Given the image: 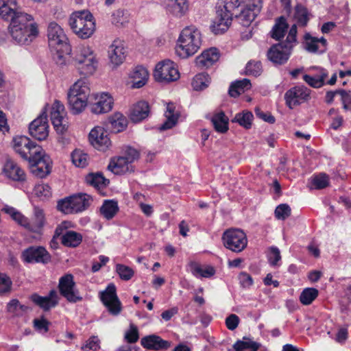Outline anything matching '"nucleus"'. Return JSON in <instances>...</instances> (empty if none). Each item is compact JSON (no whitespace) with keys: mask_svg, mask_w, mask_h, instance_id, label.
Instances as JSON below:
<instances>
[{"mask_svg":"<svg viewBox=\"0 0 351 351\" xmlns=\"http://www.w3.org/2000/svg\"><path fill=\"white\" fill-rule=\"evenodd\" d=\"M12 147L23 160L28 161L34 175L43 178L50 173L52 164L50 157L29 138L25 136L14 137Z\"/></svg>","mask_w":351,"mask_h":351,"instance_id":"nucleus-1","label":"nucleus"},{"mask_svg":"<svg viewBox=\"0 0 351 351\" xmlns=\"http://www.w3.org/2000/svg\"><path fill=\"white\" fill-rule=\"evenodd\" d=\"M33 21L32 16L25 12L19 14L10 21L8 31L16 43L27 45L37 36V25Z\"/></svg>","mask_w":351,"mask_h":351,"instance_id":"nucleus-2","label":"nucleus"},{"mask_svg":"<svg viewBox=\"0 0 351 351\" xmlns=\"http://www.w3.org/2000/svg\"><path fill=\"white\" fill-rule=\"evenodd\" d=\"M202 44L200 32L194 26L184 28L178 40L176 54L182 58H186L195 54Z\"/></svg>","mask_w":351,"mask_h":351,"instance_id":"nucleus-3","label":"nucleus"},{"mask_svg":"<svg viewBox=\"0 0 351 351\" xmlns=\"http://www.w3.org/2000/svg\"><path fill=\"white\" fill-rule=\"evenodd\" d=\"M2 211L8 214L20 226L34 233L40 234L46 223L43 210L37 206L34 208V216L31 221L13 207L5 206Z\"/></svg>","mask_w":351,"mask_h":351,"instance_id":"nucleus-4","label":"nucleus"},{"mask_svg":"<svg viewBox=\"0 0 351 351\" xmlns=\"http://www.w3.org/2000/svg\"><path fill=\"white\" fill-rule=\"evenodd\" d=\"M69 25L79 38H90L95 30V23L92 14L88 10L77 11L70 16Z\"/></svg>","mask_w":351,"mask_h":351,"instance_id":"nucleus-5","label":"nucleus"},{"mask_svg":"<svg viewBox=\"0 0 351 351\" xmlns=\"http://www.w3.org/2000/svg\"><path fill=\"white\" fill-rule=\"evenodd\" d=\"M90 97V88L86 80H77L68 93V102L73 113L81 112L89 103Z\"/></svg>","mask_w":351,"mask_h":351,"instance_id":"nucleus-6","label":"nucleus"},{"mask_svg":"<svg viewBox=\"0 0 351 351\" xmlns=\"http://www.w3.org/2000/svg\"><path fill=\"white\" fill-rule=\"evenodd\" d=\"M241 3L239 0H225L223 9L217 11L211 29L215 34L225 32L231 25L233 17L238 16Z\"/></svg>","mask_w":351,"mask_h":351,"instance_id":"nucleus-7","label":"nucleus"},{"mask_svg":"<svg viewBox=\"0 0 351 351\" xmlns=\"http://www.w3.org/2000/svg\"><path fill=\"white\" fill-rule=\"evenodd\" d=\"M91 202L92 198L90 195L79 193L60 200L57 208L64 214L77 213L87 209Z\"/></svg>","mask_w":351,"mask_h":351,"instance_id":"nucleus-8","label":"nucleus"},{"mask_svg":"<svg viewBox=\"0 0 351 351\" xmlns=\"http://www.w3.org/2000/svg\"><path fill=\"white\" fill-rule=\"evenodd\" d=\"M224 246L234 252H240L247 246V240L245 232L236 228L225 231L222 236Z\"/></svg>","mask_w":351,"mask_h":351,"instance_id":"nucleus-9","label":"nucleus"},{"mask_svg":"<svg viewBox=\"0 0 351 351\" xmlns=\"http://www.w3.org/2000/svg\"><path fill=\"white\" fill-rule=\"evenodd\" d=\"M47 37L49 47H59L64 51H71L69 39L63 29L56 22H51L48 25Z\"/></svg>","mask_w":351,"mask_h":351,"instance_id":"nucleus-10","label":"nucleus"},{"mask_svg":"<svg viewBox=\"0 0 351 351\" xmlns=\"http://www.w3.org/2000/svg\"><path fill=\"white\" fill-rule=\"evenodd\" d=\"M293 47L285 42L272 45L267 52V59L274 65L285 64L289 60Z\"/></svg>","mask_w":351,"mask_h":351,"instance_id":"nucleus-11","label":"nucleus"},{"mask_svg":"<svg viewBox=\"0 0 351 351\" xmlns=\"http://www.w3.org/2000/svg\"><path fill=\"white\" fill-rule=\"evenodd\" d=\"M58 289L60 293L69 302L75 303L82 300L75 287L73 276L71 274H65L59 279Z\"/></svg>","mask_w":351,"mask_h":351,"instance_id":"nucleus-12","label":"nucleus"},{"mask_svg":"<svg viewBox=\"0 0 351 351\" xmlns=\"http://www.w3.org/2000/svg\"><path fill=\"white\" fill-rule=\"evenodd\" d=\"M99 298L111 315H118L121 313L122 305L117 295L114 285H108L104 291L99 293Z\"/></svg>","mask_w":351,"mask_h":351,"instance_id":"nucleus-13","label":"nucleus"},{"mask_svg":"<svg viewBox=\"0 0 351 351\" xmlns=\"http://www.w3.org/2000/svg\"><path fill=\"white\" fill-rule=\"evenodd\" d=\"M154 76L158 82H169L177 80L180 73L172 61L165 60L156 66Z\"/></svg>","mask_w":351,"mask_h":351,"instance_id":"nucleus-14","label":"nucleus"},{"mask_svg":"<svg viewBox=\"0 0 351 351\" xmlns=\"http://www.w3.org/2000/svg\"><path fill=\"white\" fill-rule=\"evenodd\" d=\"M21 258L27 263L48 264L51 261V256L47 250L42 246H31L24 250Z\"/></svg>","mask_w":351,"mask_h":351,"instance_id":"nucleus-15","label":"nucleus"},{"mask_svg":"<svg viewBox=\"0 0 351 351\" xmlns=\"http://www.w3.org/2000/svg\"><path fill=\"white\" fill-rule=\"evenodd\" d=\"M311 90L304 86H295L289 89L285 94L287 106L292 109L310 99Z\"/></svg>","mask_w":351,"mask_h":351,"instance_id":"nucleus-16","label":"nucleus"},{"mask_svg":"<svg viewBox=\"0 0 351 351\" xmlns=\"http://www.w3.org/2000/svg\"><path fill=\"white\" fill-rule=\"evenodd\" d=\"M262 8L261 0H253L249 2L244 8H241L238 16L235 18L244 27H247L260 13Z\"/></svg>","mask_w":351,"mask_h":351,"instance_id":"nucleus-17","label":"nucleus"},{"mask_svg":"<svg viewBox=\"0 0 351 351\" xmlns=\"http://www.w3.org/2000/svg\"><path fill=\"white\" fill-rule=\"evenodd\" d=\"M29 134L38 141L45 140L49 135V124L46 111L32 121L29 125Z\"/></svg>","mask_w":351,"mask_h":351,"instance_id":"nucleus-18","label":"nucleus"},{"mask_svg":"<svg viewBox=\"0 0 351 351\" xmlns=\"http://www.w3.org/2000/svg\"><path fill=\"white\" fill-rule=\"evenodd\" d=\"M90 111L94 114L108 112L112 108L113 99L107 93L91 95L89 100Z\"/></svg>","mask_w":351,"mask_h":351,"instance_id":"nucleus-19","label":"nucleus"},{"mask_svg":"<svg viewBox=\"0 0 351 351\" xmlns=\"http://www.w3.org/2000/svg\"><path fill=\"white\" fill-rule=\"evenodd\" d=\"M90 144L100 151L107 150L111 145V141L108 137L107 131L102 127H95L88 136Z\"/></svg>","mask_w":351,"mask_h":351,"instance_id":"nucleus-20","label":"nucleus"},{"mask_svg":"<svg viewBox=\"0 0 351 351\" xmlns=\"http://www.w3.org/2000/svg\"><path fill=\"white\" fill-rule=\"evenodd\" d=\"M167 14L178 19L185 16L189 10V0H161Z\"/></svg>","mask_w":351,"mask_h":351,"instance_id":"nucleus-21","label":"nucleus"},{"mask_svg":"<svg viewBox=\"0 0 351 351\" xmlns=\"http://www.w3.org/2000/svg\"><path fill=\"white\" fill-rule=\"evenodd\" d=\"M64 106L59 101H55L51 106V120L55 130L58 133H64L68 128L64 119Z\"/></svg>","mask_w":351,"mask_h":351,"instance_id":"nucleus-22","label":"nucleus"},{"mask_svg":"<svg viewBox=\"0 0 351 351\" xmlns=\"http://www.w3.org/2000/svg\"><path fill=\"white\" fill-rule=\"evenodd\" d=\"M32 301L45 311L55 307L58 304V297L55 290H51L47 296H40L37 293L31 295Z\"/></svg>","mask_w":351,"mask_h":351,"instance_id":"nucleus-23","label":"nucleus"},{"mask_svg":"<svg viewBox=\"0 0 351 351\" xmlns=\"http://www.w3.org/2000/svg\"><path fill=\"white\" fill-rule=\"evenodd\" d=\"M24 12L19 10L16 0H0V17L11 21L19 14Z\"/></svg>","mask_w":351,"mask_h":351,"instance_id":"nucleus-24","label":"nucleus"},{"mask_svg":"<svg viewBox=\"0 0 351 351\" xmlns=\"http://www.w3.org/2000/svg\"><path fill=\"white\" fill-rule=\"evenodd\" d=\"M108 58L112 64L117 66L121 64L125 58V49L119 40H114L109 47Z\"/></svg>","mask_w":351,"mask_h":351,"instance_id":"nucleus-25","label":"nucleus"},{"mask_svg":"<svg viewBox=\"0 0 351 351\" xmlns=\"http://www.w3.org/2000/svg\"><path fill=\"white\" fill-rule=\"evenodd\" d=\"M3 173L8 178L14 181L23 182L26 179L24 170L12 160H6L3 165Z\"/></svg>","mask_w":351,"mask_h":351,"instance_id":"nucleus-26","label":"nucleus"},{"mask_svg":"<svg viewBox=\"0 0 351 351\" xmlns=\"http://www.w3.org/2000/svg\"><path fill=\"white\" fill-rule=\"evenodd\" d=\"M219 58V53L216 48L205 50L196 58L195 64L200 69H208L213 66Z\"/></svg>","mask_w":351,"mask_h":351,"instance_id":"nucleus-27","label":"nucleus"},{"mask_svg":"<svg viewBox=\"0 0 351 351\" xmlns=\"http://www.w3.org/2000/svg\"><path fill=\"white\" fill-rule=\"evenodd\" d=\"M141 345L149 350H164L167 349L170 346V343L167 341L162 339L159 336L151 335L144 337L141 340Z\"/></svg>","mask_w":351,"mask_h":351,"instance_id":"nucleus-28","label":"nucleus"},{"mask_svg":"<svg viewBox=\"0 0 351 351\" xmlns=\"http://www.w3.org/2000/svg\"><path fill=\"white\" fill-rule=\"evenodd\" d=\"M149 114V106L147 102L141 101L134 104L131 108L130 117L134 122L138 123L146 119Z\"/></svg>","mask_w":351,"mask_h":351,"instance_id":"nucleus-29","label":"nucleus"},{"mask_svg":"<svg viewBox=\"0 0 351 351\" xmlns=\"http://www.w3.org/2000/svg\"><path fill=\"white\" fill-rule=\"evenodd\" d=\"M108 169L114 174H123L133 171L132 165L122 156L112 158L108 165Z\"/></svg>","mask_w":351,"mask_h":351,"instance_id":"nucleus-30","label":"nucleus"},{"mask_svg":"<svg viewBox=\"0 0 351 351\" xmlns=\"http://www.w3.org/2000/svg\"><path fill=\"white\" fill-rule=\"evenodd\" d=\"M130 76L132 80V87L139 88L147 83L149 73L145 67L137 66L132 71Z\"/></svg>","mask_w":351,"mask_h":351,"instance_id":"nucleus-31","label":"nucleus"},{"mask_svg":"<svg viewBox=\"0 0 351 351\" xmlns=\"http://www.w3.org/2000/svg\"><path fill=\"white\" fill-rule=\"evenodd\" d=\"M97 62L95 57H90L83 62L75 64V67L80 74L84 77L93 75L97 68Z\"/></svg>","mask_w":351,"mask_h":351,"instance_id":"nucleus-32","label":"nucleus"},{"mask_svg":"<svg viewBox=\"0 0 351 351\" xmlns=\"http://www.w3.org/2000/svg\"><path fill=\"white\" fill-rule=\"evenodd\" d=\"M304 40L305 49L311 53H316L318 51L319 43L324 47H325L327 43L326 40L324 37L318 38L312 36L309 33L305 34Z\"/></svg>","mask_w":351,"mask_h":351,"instance_id":"nucleus-33","label":"nucleus"},{"mask_svg":"<svg viewBox=\"0 0 351 351\" xmlns=\"http://www.w3.org/2000/svg\"><path fill=\"white\" fill-rule=\"evenodd\" d=\"M251 82L250 80L244 78L232 82L229 88V95L232 97H237L245 90L250 89Z\"/></svg>","mask_w":351,"mask_h":351,"instance_id":"nucleus-34","label":"nucleus"},{"mask_svg":"<svg viewBox=\"0 0 351 351\" xmlns=\"http://www.w3.org/2000/svg\"><path fill=\"white\" fill-rule=\"evenodd\" d=\"M119 211L118 203L112 199L104 200L100 208L101 215L107 220L112 219Z\"/></svg>","mask_w":351,"mask_h":351,"instance_id":"nucleus-35","label":"nucleus"},{"mask_svg":"<svg viewBox=\"0 0 351 351\" xmlns=\"http://www.w3.org/2000/svg\"><path fill=\"white\" fill-rule=\"evenodd\" d=\"M288 24L286 19L283 16L278 18L271 31V36L272 38L280 40L282 38L288 29Z\"/></svg>","mask_w":351,"mask_h":351,"instance_id":"nucleus-36","label":"nucleus"},{"mask_svg":"<svg viewBox=\"0 0 351 351\" xmlns=\"http://www.w3.org/2000/svg\"><path fill=\"white\" fill-rule=\"evenodd\" d=\"M61 241L62 243L66 247H75L81 243L82 236L80 233L69 230L62 235Z\"/></svg>","mask_w":351,"mask_h":351,"instance_id":"nucleus-37","label":"nucleus"},{"mask_svg":"<svg viewBox=\"0 0 351 351\" xmlns=\"http://www.w3.org/2000/svg\"><path fill=\"white\" fill-rule=\"evenodd\" d=\"M211 121L217 132L225 133L228 131V119L226 117L223 112L215 114Z\"/></svg>","mask_w":351,"mask_h":351,"instance_id":"nucleus-38","label":"nucleus"},{"mask_svg":"<svg viewBox=\"0 0 351 351\" xmlns=\"http://www.w3.org/2000/svg\"><path fill=\"white\" fill-rule=\"evenodd\" d=\"M190 267L193 275L197 278H210L215 273L214 268L210 266L202 267L195 263H192Z\"/></svg>","mask_w":351,"mask_h":351,"instance_id":"nucleus-39","label":"nucleus"},{"mask_svg":"<svg viewBox=\"0 0 351 351\" xmlns=\"http://www.w3.org/2000/svg\"><path fill=\"white\" fill-rule=\"evenodd\" d=\"M175 106L173 104H168L165 112L166 121L160 126V130L172 128L177 123L178 116L174 113Z\"/></svg>","mask_w":351,"mask_h":351,"instance_id":"nucleus-40","label":"nucleus"},{"mask_svg":"<svg viewBox=\"0 0 351 351\" xmlns=\"http://www.w3.org/2000/svg\"><path fill=\"white\" fill-rule=\"evenodd\" d=\"M253 119L254 115L250 111L243 110L237 113L232 121L238 123L245 129H250L252 127Z\"/></svg>","mask_w":351,"mask_h":351,"instance_id":"nucleus-41","label":"nucleus"},{"mask_svg":"<svg viewBox=\"0 0 351 351\" xmlns=\"http://www.w3.org/2000/svg\"><path fill=\"white\" fill-rule=\"evenodd\" d=\"M90 57H95L92 49L88 45L80 46L77 49L74 57L75 65L83 62V60H85Z\"/></svg>","mask_w":351,"mask_h":351,"instance_id":"nucleus-42","label":"nucleus"},{"mask_svg":"<svg viewBox=\"0 0 351 351\" xmlns=\"http://www.w3.org/2000/svg\"><path fill=\"white\" fill-rule=\"evenodd\" d=\"M86 180L90 185L99 189L104 188L109 184V180L106 179L100 173H90Z\"/></svg>","mask_w":351,"mask_h":351,"instance_id":"nucleus-43","label":"nucleus"},{"mask_svg":"<svg viewBox=\"0 0 351 351\" xmlns=\"http://www.w3.org/2000/svg\"><path fill=\"white\" fill-rule=\"evenodd\" d=\"M210 77L209 75L205 73H201L197 74L193 80L192 86L195 90H202L210 84Z\"/></svg>","mask_w":351,"mask_h":351,"instance_id":"nucleus-44","label":"nucleus"},{"mask_svg":"<svg viewBox=\"0 0 351 351\" xmlns=\"http://www.w3.org/2000/svg\"><path fill=\"white\" fill-rule=\"evenodd\" d=\"M294 16L298 23L302 26L306 25L309 20L308 10L302 5L295 6Z\"/></svg>","mask_w":351,"mask_h":351,"instance_id":"nucleus-45","label":"nucleus"},{"mask_svg":"<svg viewBox=\"0 0 351 351\" xmlns=\"http://www.w3.org/2000/svg\"><path fill=\"white\" fill-rule=\"evenodd\" d=\"M73 163L77 167L84 168L88 165V155L82 150H75L71 154Z\"/></svg>","mask_w":351,"mask_h":351,"instance_id":"nucleus-46","label":"nucleus"},{"mask_svg":"<svg viewBox=\"0 0 351 351\" xmlns=\"http://www.w3.org/2000/svg\"><path fill=\"white\" fill-rule=\"evenodd\" d=\"M318 296V290L315 288H306L303 290L300 296L302 304L308 305Z\"/></svg>","mask_w":351,"mask_h":351,"instance_id":"nucleus-47","label":"nucleus"},{"mask_svg":"<svg viewBox=\"0 0 351 351\" xmlns=\"http://www.w3.org/2000/svg\"><path fill=\"white\" fill-rule=\"evenodd\" d=\"M126 126V121L121 116L120 117H117V119H111L110 123H107L108 129L111 130L115 133L123 131Z\"/></svg>","mask_w":351,"mask_h":351,"instance_id":"nucleus-48","label":"nucleus"},{"mask_svg":"<svg viewBox=\"0 0 351 351\" xmlns=\"http://www.w3.org/2000/svg\"><path fill=\"white\" fill-rule=\"evenodd\" d=\"M52 51H54L53 58L56 63L60 66H64L66 64V60L71 51H64L59 47H51Z\"/></svg>","mask_w":351,"mask_h":351,"instance_id":"nucleus-49","label":"nucleus"},{"mask_svg":"<svg viewBox=\"0 0 351 351\" xmlns=\"http://www.w3.org/2000/svg\"><path fill=\"white\" fill-rule=\"evenodd\" d=\"M262 71V64L258 61H250L245 66V74L248 75L259 76Z\"/></svg>","mask_w":351,"mask_h":351,"instance_id":"nucleus-50","label":"nucleus"},{"mask_svg":"<svg viewBox=\"0 0 351 351\" xmlns=\"http://www.w3.org/2000/svg\"><path fill=\"white\" fill-rule=\"evenodd\" d=\"M312 184L316 189H324L329 184V178L326 173H319L313 177Z\"/></svg>","mask_w":351,"mask_h":351,"instance_id":"nucleus-51","label":"nucleus"},{"mask_svg":"<svg viewBox=\"0 0 351 351\" xmlns=\"http://www.w3.org/2000/svg\"><path fill=\"white\" fill-rule=\"evenodd\" d=\"M12 285L10 278L5 274L0 273V295L9 293Z\"/></svg>","mask_w":351,"mask_h":351,"instance_id":"nucleus-52","label":"nucleus"},{"mask_svg":"<svg viewBox=\"0 0 351 351\" xmlns=\"http://www.w3.org/2000/svg\"><path fill=\"white\" fill-rule=\"evenodd\" d=\"M235 351H257L258 346L254 342L239 341L234 345Z\"/></svg>","mask_w":351,"mask_h":351,"instance_id":"nucleus-53","label":"nucleus"},{"mask_svg":"<svg viewBox=\"0 0 351 351\" xmlns=\"http://www.w3.org/2000/svg\"><path fill=\"white\" fill-rule=\"evenodd\" d=\"M124 339L129 343H136L138 340V330L135 325L133 324H130V329L125 333Z\"/></svg>","mask_w":351,"mask_h":351,"instance_id":"nucleus-54","label":"nucleus"},{"mask_svg":"<svg viewBox=\"0 0 351 351\" xmlns=\"http://www.w3.org/2000/svg\"><path fill=\"white\" fill-rule=\"evenodd\" d=\"M274 213L278 219L285 220L290 216L291 208L286 204H282L276 208Z\"/></svg>","mask_w":351,"mask_h":351,"instance_id":"nucleus-55","label":"nucleus"},{"mask_svg":"<svg viewBox=\"0 0 351 351\" xmlns=\"http://www.w3.org/2000/svg\"><path fill=\"white\" fill-rule=\"evenodd\" d=\"M34 194L40 198L49 197L51 195V187L47 184H38L34 186Z\"/></svg>","mask_w":351,"mask_h":351,"instance_id":"nucleus-56","label":"nucleus"},{"mask_svg":"<svg viewBox=\"0 0 351 351\" xmlns=\"http://www.w3.org/2000/svg\"><path fill=\"white\" fill-rule=\"evenodd\" d=\"M117 272L119 274L120 278L124 280H129L134 275V271L132 268L118 264L116 266Z\"/></svg>","mask_w":351,"mask_h":351,"instance_id":"nucleus-57","label":"nucleus"},{"mask_svg":"<svg viewBox=\"0 0 351 351\" xmlns=\"http://www.w3.org/2000/svg\"><path fill=\"white\" fill-rule=\"evenodd\" d=\"M7 310L10 313L18 314L27 310V306L21 304L16 299L12 300L7 305Z\"/></svg>","mask_w":351,"mask_h":351,"instance_id":"nucleus-58","label":"nucleus"},{"mask_svg":"<svg viewBox=\"0 0 351 351\" xmlns=\"http://www.w3.org/2000/svg\"><path fill=\"white\" fill-rule=\"evenodd\" d=\"M269 263L272 266H276L281 260V255L279 249L277 247H271L267 254Z\"/></svg>","mask_w":351,"mask_h":351,"instance_id":"nucleus-59","label":"nucleus"},{"mask_svg":"<svg viewBox=\"0 0 351 351\" xmlns=\"http://www.w3.org/2000/svg\"><path fill=\"white\" fill-rule=\"evenodd\" d=\"M303 80L310 86L314 88H321L325 84V81L322 80L321 78L317 79L311 75H307V74L304 75Z\"/></svg>","mask_w":351,"mask_h":351,"instance_id":"nucleus-60","label":"nucleus"},{"mask_svg":"<svg viewBox=\"0 0 351 351\" xmlns=\"http://www.w3.org/2000/svg\"><path fill=\"white\" fill-rule=\"evenodd\" d=\"M122 157L131 165L139 158V153L136 149L129 147L126 148L124 156H122Z\"/></svg>","mask_w":351,"mask_h":351,"instance_id":"nucleus-61","label":"nucleus"},{"mask_svg":"<svg viewBox=\"0 0 351 351\" xmlns=\"http://www.w3.org/2000/svg\"><path fill=\"white\" fill-rule=\"evenodd\" d=\"M297 26L296 25H293L288 33L286 40L284 41L287 45L291 46L294 48V47L297 45Z\"/></svg>","mask_w":351,"mask_h":351,"instance_id":"nucleus-62","label":"nucleus"},{"mask_svg":"<svg viewBox=\"0 0 351 351\" xmlns=\"http://www.w3.org/2000/svg\"><path fill=\"white\" fill-rule=\"evenodd\" d=\"M99 348V340L97 337H90L82 347L83 351H95Z\"/></svg>","mask_w":351,"mask_h":351,"instance_id":"nucleus-63","label":"nucleus"},{"mask_svg":"<svg viewBox=\"0 0 351 351\" xmlns=\"http://www.w3.org/2000/svg\"><path fill=\"white\" fill-rule=\"evenodd\" d=\"M50 322L45 318L35 319L34 320V328L40 331L47 332L49 330V326Z\"/></svg>","mask_w":351,"mask_h":351,"instance_id":"nucleus-64","label":"nucleus"}]
</instances>
